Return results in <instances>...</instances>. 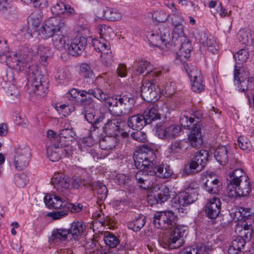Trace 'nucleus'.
<instances>
[{
  "instance_id": "obj_1",
  "label": "nucleus",
  "mask_w": 254,
  "mask_h": 254,
  "mask_svg": "<svg viewBox=\"0 0 254 254\" xmlns=\"http://www.w3.org/2000/svg\"><path fill=\"white\" fill-rule=\"evenodd\" d=\"M86 94L93 95L95 98L104 102L110 112L116 116H123L129 114L135 103L134 98L129 94L116 95L109 96L99 88L89 89L88 91H82V97Z\"/></svg>"
},
{
  "instance_id": "obj_2",
  "label": "nucleus",
  "mask_w": 254,
  "mask_h": 254,
  "mask_svg": "<svg viewBox=\"0 0 254 254\" xmlns=\"http://www.w3.org/2000/svg\"><path fill=\"white\" fill-rule=\"evenodd\" d=\"M156 158L154 151L146 145H142L133 156L135 166L138 169L145 171L153 169L152 172L149 171L150 173H152L151 175L154 176V174H155L160 178H168L173 173L171 169L169 167L165 168L160 166L155 167Z\"/></svg>"
},
{
  "instance_id": "obj_3",
  "label": "nucleus",
  "mask_w": 254,
  "mask_h": 254,
  "mask_svg": "<svg viewBox=\"0 0 254 254\" xmlns=\"http://www.w3.org/2000/svg\"><path fill=\"white\" fill-rule=\"evenodd\" d=\"M135 179L140 188L151 190L152 192H159L154 196H148V202L152 205L155 203H161L170 198L169 189L157 183L155 177L142 171L136 173Z\"/></svg>"
},
{
  "instance_id": "obj_4",
  "label": "nucleus",
  "mask_w": 254,
  "mask_h": 254,
  "mask_svg": "<svg viewBox=\"0 0 254 254\" xmlns=\"http://www.w3.org/2000/svg\"><path fill=\"white\" fill-rule=\"evenodd\" d=\"M28 79L33 92L41 97H44L47 92L48 82L47 78L41 74L36 65L29 66Z\"/></svg>"
},
{
  "instance_id": "obj_5",
  "label": "nucleus",
  "mask_w": 254,
  "mask_h": 254,
  "mask_svg": "<svg viewBox=\"0 0 254 254\" xmlns=\"http://www.w3.org/2000/svg\"><path fill=\"white\" fill-rule=\"evenodd\" d=\"M177 217L171 211L157 212L153 217V223L155 227L162 229H170L176 227Z\"/></svg>"
},
{
  "instance_id": "obj_6",
  "label": "nucleus",
  "mask_w": 254,
  "mask_h": 254,
  "mask_svg": "<svg viewBox=\"0 0 254 254\" xmlns=\"http://www.w3.org/2000/svg\"><path fill=\"white\" fill-rule=\"evenodd\" d=\"M155 129L160 138L167 140L178 137L182 131V128L179 125L166 123H160L157 124Z\"/></svg>"
},
{
  "instance_id": "obj_7",
  "label": "nucleus",
  "mask_w": 254,
  "mask_h": 254,
  "mask_svg": "<svg viewBox=\"0 0 254 254\" xmlns=\"http://www.w3.org/2000/svg\"><path fill=\"white\" fill-rule=\"evenodd\" d=\"M30 159V149L24 145H17L15 148L14 164L18 171L26 168L29 165Z\"/></svg>"
},
{
  "instance_id": "obj_8",
  "label": "nucleus",
  "mask_w": 254,
  "mask_h": 254,
  "mask_svg": "<svg viewBox=\"0 0 254 254\" xmlns=\"http://www.w3.org/2000/svg\"><path fill=\"white\" fill-rule=\"evenodd\" d=\"M64 25V23L60 22L56 18H50L43 24L40 30L41 34L44 38H48L60 31Z\"/></svg>"
},
{
  "instance_id": "obj_9",
  "label": "nucleus",
  "mask_w": 254,
  "mask_h": 254,
  "mask_svg": "<svg viewBox=\"0 0 254 254\" xmlns=\"http://www.w3.org/2000/svg\"><path fill=\"white\" fill-rule=\"evenodd\" d=\"M142 98L147 102H154L160 97V89L157 85L149 81H144L140 88Z\"/></svg>"
},
{
  "instance_id": "obj_10",
  "label": "nucleus",
  "mask_w": 254,
  "mask_h": 254,
  "mask_svg": "<svg viewBox=\"0 0 254 254\" xmlns=\"http://www.w3.org/2000/svg\"><path fill=\"white\" fill-rule=\"evenodd\" d=\"M252 191V187L249 180H244L238 185H227V193L229 197H246Z\"/></svg>"
},
{
  "instance_id": "obj_11",
  "label": "nucleus",
  "mask_w": 254,
  "mask_h": 254,
  "mask_svg": "<svg viewBox=\"0 0 254 254\" xmlns=\"http://www.w3.org/2000/svg\"><path fill=\"white\" fill-rule=\"evenodd\" d=\"M136 70L141 74L146 72L145 76L149 78H155L161 75L162 71L149 62L145 60H140L136 63Z\"/></svg>"
},
{
  "instance_id": "obj_12",
  "label": "nucleus",
  "mask_w": 254,
  "mask_h": 254,
  "mask_svg": "<svg viewBox=\"0 0 254 254\" xmlns=\"http://www.w3.org/2000/svg\"><path fill=\"white\" fill-rule=\"evenodd\" d=\"M185 231V227L183 226L177 225L174 228L167 240L170 249H177L182 246Z\"/></svg>"
},
{
  "instance_id": "obj_13",
  "label": "nucleus",
  "mask_w": 254,
  "mask_h": 254,
  "mask_svg": "<svg viewBox=\"0 0 254 254\" xmlns=\"http://www.w3.org/2000/svg\"><path fill=\"white\" fill-rule=\"evenodd\" d=\"M196 39L199 42L200 47L206 48L212 54H214L217 51V46L214 38L210 35H208L205 32L197 31L195 34Z\"/></svg>"
},
{
  "instance_id": "obj_14",
  "label": "nucleus",
  "mask_w": 254,
  "mask_h": 254,
  "mask_svg": "<svg viewBox=\"0 0 254 254\" xmlns=\"http://www.w3.org/2000/svg\"><path fill=\"white\" fill-rule=\"evenodd\" d=\"M52 183L54 188L64 194H65L67 190L70 189V178L62 173H55L52 178Z\"/></svg>"
},
{
  "instance_id": "obj_15",
  "label": "nucleus",
  "mask_w": 254,
  "mask_h": 254,
  "mask_svg": "<svg viewBox=\"0 0 254 254\" xmlns=\"http://www.w3.org/2000/svg\"><path fill=\"white\" fill-rule=\"evenodd\" d=\"M87 43V38L83 36H76L73 39H69L68 53L73 56L80 55L84 51Z\"/></svg>"
},
{
  "instance_id": "obj_16",
  "label": "nucleus",
  "mask_w": 254,
  "mask_h": 254,
  "mask_svg": "<svg viewBox=\"0 0 254 254\" xmlns=\"http://www.w3.org/2000/svg\"><path fill=\"white\" fill-rule=\"evenodd\" d=\"M14 57V60L17 62L15 68L19 70H23L25 66L32 61L33 52L30 48H24L19 53L15 54Z\"/></svg>"
},
{
  "instance_id": "obj_17",
  "label": "nucleus",
  "mask_w": 254,
  "mask_h": 254,
  "mask_svg": "<svg viewBox=\"0 0 254 254\" xmlns=\"http://www.w3.org/2000/svg\"><path fill=\"white\" fill-rule=\"evenodd\" d=\"M92 44L94 49L98 52L102 53L101 57L104 59H107L109 62L112 60L113 56L110 49V44L104 38L100 39H94L92 40Z\"/></svg>"
},
{
  "instance_id": "obj_18",
  "label": "nucleus",
  "mask_w": 254,
  "mask_h": 254,
  "mask_svg": "<svg viewBox=\"0 0 254 254\" xmlns=\"http://www.w3.org/2000/svg\"><path fill=\"white\" fill-rule=\"evenodd\" d=\"M209 157V152L205 150H200L195 153L190 164L191 170L201 171L206 165Z\"/></svg>"
},
{
  "instance_id": "obj_19",
  "label": "nucleus",
  "mask_w": 254,
  "mask_h": 254,
  "mask_svg": "<svg viewBox=\"0 0 254 254\" xmlns=\"http://www.w3.org/2000/svg\"><path fill=\"white\" fill-rule=\"evenodd\" d=\"M205 211L209 218H216L220 212L221 202L215 196L208 199L205 204Z\"/></svg>"
},
{
  "instance_id": "obj_20",
  "label": "nucleus",
  "mask_w": 254,
  "mask_h": 254,
  "mask_svg": "<svg viewBox=\"0 0 254 254\" xmlns=\"http://www.w3.org/2000/svg\"><path fill=\"white\" fill-rule=\"evenodd\" d=\"M234 83L237 86L241 92H245L247 90L249 85L248 74L238 68L237 65L235 66L234 71Z\"/></svg>"
},
{
  "instance_id": "obj_21",
  "label": "nucleus",
  "mask_w": 254,
  "mask_h": 254,
  "mask_svg": "<svg viewBox=\"0 0 254 254\" xmlns=\"http://www.w3.org/2000/svg\"><path fill=\"white\" fill-rule=\"evenodd\" d=\"M45 204L49 208L53 209H64L66 201L58 195L47 194L44 197Z\"/></svg>"
},
{
  "instance_id": "obj_22",
  "label": "nucleus",
  "mask_w": 254,
  "mask_h": 254,
  "mask_svg": "<svg viewBox=\"0 0 254 254\" xmlns=\"http://www.w3.org/2000/svg\"><path fill=\"white\" fill-rule=\"evenodd\" d=\"M205 190L211 193H217L222 189V183L219 177L215 174L207 175L204 184Z\"/></svg>"
},
{
  "instance_id": "obj_23",
  "label": "nucleus",
  "mask_w": 254,
  "mask_h": 254,
  "mask_svg": "<svg viewBox=\"0 0 254 254\" xmlns=\"http://www.w3.org/2000/svg\"><path fill=\"white\" fill-rule=\"evenodd\" d=\"M188 140L190 145L196 148H200L203 143L201 133V128L199 124H195L188 135Z\"/></svg>"
},
{
  "instance_id": "obj_24",
  "label": "nucleus",
  "mask_w": 254,
  "mask_h": 254,
  "mask_svg": "<svg viewBox=\"0 0 254 254\" xmlns=\"http://www.w3.org/2000/svg\"><path fill=\"white\" fill-rule=\"evenodd\" d=\"M83 104L85 119L91 124H96L98 118L95 115V103L90 100H86Z\"/></svg>"
},
{
  "instance_id": "obj_25",
  "label": "nucleus",
  "mask_w": 254,
  "mask_h": 254,
  "mask_svg": "<svg viewBox=\"0 0 254 254\" xmlns=\"http://www.w3.org/2000/svg\"><path fill=\"white\" fill-rule=\"evenodd\" d=\"M249 177L241 169L235 168L234 171L230 174L227 185H238V183L244 180H249Z\"/></svg>"
},
{
  "instance_id": "obj_26",
  "label": "nucleus",
  "mask_w": 254,
  "mask_h": 254,
  "mask_svg": "<svg viewBox=\"0 0 254 254\" xmlns=\"http://www.w3.org/2000/svg\"><path fill=\"white\" fill-rule=\"evenodd\" d=\"M146 124H150L153 121L159 119L160 115L158 113L157 106L155 104L148 106L143 115Z\"/></svg>"
},
{
  "instance_id": "obj_27",
  "label": "nucleus",
  "mask_w": 254,
  "mask_h": 254,
  "mask_svg": "<svg viewBox=\"0 0 254 254\" xmlns=\"http://www.w3.org/2000/svg\"><path fill=\"white\" fill-rule=\"evenodd\" d=\"M237 38L244 44L254 45V31L249 29H241L237 34Z\"/></svg>"
},
{
  "instance_id": "obj_28",
  "label": "nucleus",
  "mask_w": 254,
  "mask_h": 254,
  "mask_svg": "<svg viewBox=\"0 0 254 254\" xmlns=\"http://www.w3.org/2000/svg\"><path fill=\"white\" fill-rule=\"evenodd\" d=\"M86 229V226L83 222L74 221L72 223L70 229H68L69 234L71 235L72 239L78 240L83 234Z\"/></svg>"
},
{
  "instance_id": "obj_29",
  "label": "nucleus",
  "mask_w": 254,
  "mask_h": 254,
  "mask_svg": "<svg viewBox=\"0 0 254 254\" xmlns=\"http://www.w3.org/2000/svg\"><path fill=\"white\" fill-rule=\"evenodd\" d=\"M53 44L54 47L59 50H63L66 46L68 47L69 43V37L62 34H56L53 36Z\"/></svg>"
},
{
  "instance_id": "obj_30",
  "label": "nucleus",
  "mask_w": 254,
  "mask_h": 254,
  "mask_svg": "<svg viewBox=\"0 0 254 254\" xmlns=\"http://www.w3.org/2000/svg\"><path fill=\"white\" fill-rule=\"evenodd\" d=\"M128 125L133 129H141L146 124L143 115L137 114L132 116L128 119Z\"/></svg>"
},
{
  "instance_id": "obj_31",
  "label": "nucleus",
  "mask_w": 254,
  "mask_h": 254,
  "mask_svg": "<svg viewBox=\"0 0 254 254\" xmlns=\"http://www.w3.org/2000/svg\"><path fill=\"white\" fill-rule=\"evenodd\" d=\"M123 122H119L117 120H113L108 122L105 127V131L111 136L118 135L120 129L123 126Z\"/></svg>"
},
{
  "instance_id": "obj_32",
  "label": "nucleus",
  "mask_w": 254,
  "mask_h": 254,
  "mask_svg": "<svg viewBox=\"0 0 254 254\" xmlns=\"http://www.w3.org/2000/svg\"><path fill=\"white\" fill-rule=\"evenodd\" d=\"M103 16L105 19L110 21H117L122 18L121 12L116 8L105 7L103 10Z\"/></svg>"
},
{
  "instance_id": "obj_33",
  "label": "nucleus",
  "mask_w": 254,
  "mask_h": 254,
  "mask_svg": "<svg viewBox=\"0 0 254 254\" xmlns=\"http://www.w3.org/2000/svg\"><path fill=\"white\" fill-rule=\"evenodd\" d=\"M246 240L239 236L237 237L231 243V245L228 249L230 254H236L241 252L246 244Z\"/></svg>"
},
{
  "instance_id": "obj_34",
  "label": "nucleus",
  "mask_w": 254,
  "mask_h": 254,
  "mask_svg": "<svg viewBox=\"0 0 254 254\" xmlns=\"http://www.w3.org/2000/svg\"><path fill=\"white\" fill-rule=\"evenodd\" d=\"M214 156L218 162L225 165L228 161V150L225 146L218 147L215 151Z\"/></svg>"
},
{
  "instance_id": "obj_35",
  "label": "nucleus",
  "mask_w": 254,
  "mask_h": 254,
  "mask_svg": "<svg viewBox=\"0 0 254 254\" xmlns=\"http://www.w3.org/2000/svg\"><path fill=\"white\" fill-rule=\"evenodd\" d=\"M190 81L203 77L200 70L191 63H186L184 65Z\"/></svg>"
},
{
  "instance_id": "obj_36",
  "label": "nucleus",
  "mask_w": 254,
  "mask_h": 254,
  "mask_svg": "<svg viewBox=\"0 0 254 254\" xmlns=\"http://www.w3.org/2000/svg\"><path fill=\"white\" fill-rule=\"evenodd\" d=\"M75 133L71 128H65L61 131L60 134V140L63 144L68 145L69 143L74 140Z\"/></svg>"
},
{
  "instance_id": "obj_37",
  "label": "nucleus",
  "mask_w": 254,
  "mask_h": 254,
  "mask_svg": "<svg viewBox=\"0 0 254 254\" xmlns=\"http://www.w3.org/2000/svg\"><path fill=\"white\" fill-rule=\"evenodd\" d=\"M117 142V138L116 137L107 136L100 141L99 146L102 150H111L116 146Z\"/></svg>"
},
{
  "instance_id": "obj_38",
  "label": "nucleus",
  "mask_w": 254,
  "mask_h": 254,
  "mask_svg": "<svg viewBox=\"0 0 254 254\" xmlns=\"http://www.w3.org/2000/svg\"><path fill=\"white\" fill-rule=\"evenodd\" d=\"M42 17L43 13L40 10H36L32 13L28 21L29 27H31L32 29H36L40 25L42 20Z\"/></svg>"
},
{
  "instance_id": "obj_39",
  "label": "nucleus",
  "mask_w": 254,
  "mask_h": 254,
  "mask_svg": "<svg viewBox=\"0 0 254 254\" xmlns=\"http://www.w3.org/2000/svg\"><path fill=\"white\" fill-rule=\"evenodd\" d=\"M62 149L59 145H52L47 148V157L52 162L59 161L61 159Z\"/></svg>"
},
{
  "instance_id": "obj_40",
  "label": "nucleus",
  "mask_w": 254,
  "mask_h": 254,
  "mask_svg": "<svg viewBox=\"0 0 254 254\" xmlns=\"http://www.w3.org/2000/svg\"><path fill=\"white\" fill-rule=\"evenodd\" d=\"M103 235L104 242L109 248H116L120 244L119 239L116 235L111 232L106 231Z\"/></svg>"
},
{
  "instance_id": "obj_41",
  "label": "nucleus",
  "mask_w": 254,
  "mask_h": 254,
  "mask_svg": "<svg viewBox=\"0 0 254 254\" xmlns=\"http://www.w3.org/2000/svg\"><path fill=\"white\" fill-rule=\"evenodd\" d=\"M92 187L97 195L98 199L102 200L106 198L108 190L105 185L100 182H95L93 183Z\"/></svg>"
},
{
  "instance_id": "obj_42",
  "label": "nucleus",
  "mask_w": 254,
  "mask_h": 254,
  "mask_svg": "<svg viewBox=\"0 0 254 254\" xmlns=\"http://www.w3.org/2000/svg\"><path fill=\"white\" fill-rule=\"evenodd\" d=\"M145 223V217L143 215H140L129 222L127 226L129 229L137 232L144 226Z\"/></svg>"
},
{
  "instance_id": "obj_43",
  "label": "nucleus",
  "mask_w": 254,
  "mask_h": 254,
  "mask_svg": "<svg viewBox=\"0 0 254 254\" xmlns=\"http://www.w3.org/2000/svg\"><path fill=\"white\" fill-rule=\"evenodd\" d=\"M191 44L189 42L183 43L180 49L179 57L181 61L185 62L190 57Z\"/></svg>"
},
{
  "instance_id": "obj_44",
  "label": "nucleus",
  "mask_w": 254,
  "mask_h": 254,
  "mask_svg": "<svg viewBox=\"0 0 254 254\" xmlns=\"http://www.w3.org/2000/svg\"><path fill=\"white\" fill-rule=\"evenodd\" d=\"M159 30L160 31L159 34L161 43L164 44V45L167 48L170 49L172 44L170 42V36L169 29L162 26L159 28Z\"/></svg>"
},
{
  "instance_id": "obj_45",
  "label": "nucleus",
  "mask_w": 254,
  "mask_h": 254,
  "mask_svg": "<svg viewBox=\"0 0 254 254\" xmlns=\"http://www.w3.org/2000/svg\"><path fill=\"white\" fill-rule=\"evenodd\" d=\"M37 54L39 56L42 62H46L48 58L52 56L51 49L44 45H40L37 49Z\"/></svg>"
},
{
  "instance_id": "obj_46",
  "label": "nucleus",
  "mask_w": 254,
  "mask_h": 254,
  "mask_svg": "<svg viewBox=\"0 0 254 254\" xmlns=\"http://www.w3.org/2000/svg\"><path fill=\"white\" fill-rule=\"evenodd\" d=\"M191 89L196 93H200L204 89L205 83L203 77L190 81Z\"/></svg>"
},
{
  "instance_id": "obj_47",
  "label": "nucleus",
  "mask_w": 254,
  "mask_h": 254,
  "mask_svg": "<svg viewBox=\"0 0 254 254\" xmlns=\"http://www.w3.org/2000/svg\"><path fill=\"white\" fill-rule=\"evenodd\" d=\"M197 199V198H193L190 194L182 192L179 196L178 201L180 206H185L193 203Z\"/></svg>"
},
{
  "instance_id": "obj_48",
  "label": "nucleus",
  "mask_w": 254,
  "mask_h": 254,
  "mask_svg": "<svg viewBox=\"0 0 254 254\" xmlns=\"http://www.w3.org/2000/svg\"><path fill=\"white\" fill-rule=\"evenodd\" d=\"M238 145L241 149L246 151L247 152H249L253 149L251 141L247 137L244 136H241L238 138Z\"/></svg>"
},
{
  "instance_id": "obj_49",
  "label": "nucleus",
  "mask_w": 254,
  "mask_h": 254,
  "mask_svg": "<svg viewBox=\"0 0 254 254\" xmlns=\"http://www.w3.org/2000/svg\"><path fill=\"white\" fill-rule=\"evenodd\" d=\"M249 57V52L244 49L240 50L234 55L236 63L241 64L245 63Z\"/></svg>"
},
{
  "instance_id": "obj_50",
  "label": "nucleus",
  "mask_w": 254,
  "mask_h": 254,
  "mask_svg": "<svg viewBox=\"0 0 254 254\" xmlns=\"http://www.w3.org/2000/svg\"><path fill=\"white\" fill-rule=\"evenodd\" d=\"M81 74L85 78H93L94 74L90 66L87 64H82L80 66Z\"/></svg>"
},
{
  "instance_id": "obj_51",
  "label": "nucleus",
  "mask_w": 254,
  "mask_h": 254,
  "mask_svg": "<svg viewBox=\"0 0 254 254\" xmlns=\"http://www.w3.org/2000/svg\"><path fill=\"white\" fill-rule=\"evenodd\" d=\"M248 219L241 220L238 222L236 227V232L237 233L242 232L244 230L247 231V235L249 236L250 233V228L252 227L251 224L248 222Z\"/></svg>"
},
{
  "instance_id": "obj_52",
  "label": "nucleus",
  "mask_w": 254,
  "mask_h": 254,
  "mask_svg": "<svg viewBox=\"0 0 254 254\" xmlns=\"http://www.w3.org/2000/svg\"><path fill=\"white\" fill-rule=\"evenodd\" d=\"M198 191V186L196 182H191L186 188L184 192L192 195V197L197 198Z\"/></svg>"
},
{
  "instance_id": "obj_53",
  "label": "nucleus",
  "mask_w": 254,
  "mask_h": 254,
  "mask_svg": "<svg viewBox=\"0 0 254 254\" xmlns=\"http://www.w3.org/2000/svg\"><path fill=\"white\" fill-rule=\"evenodd\" d=\"M174 24L175 27L173 32V38L177 39L178 38L184 37L185 34L183 25L180 22Z\"/></svg>"
},
{
  "instance_id": "obj_54",
  "label": "nucleus",
  "mask_w": 254,
  "mask_h": 254,
  "mask_svg": "<svg viewBox=\"0 0 254 254\" xmlns=\"http://www.w3.org/2000/svg\"><path fill=\"white\" fill-rule=\"evenodd\" d=\"M70 234L68 229H57L56 232L54 234V239L56 240H65Z\"/></svg>"
},
{
  "instance_id": "obj_55",
  "label": "nucleus",
  "mask_w": 254,
  "mask_h": 254,
  "mask_svg": "<svg viewBox=\"0 0 254 254\" xmlns=\"http://www.w3.org/2000/svg\"><path fill=\"white\" fill-rule=\"evenodd\" d=\"M65 208L67 210V214L69 211L72 213H77L80 212L83 208V206L79 203L72 204L66 201Z\"/></svg>"
},
{
  "instance_id": "obj_56",
  "label": "nucleus",
  "mask_w": 254,
  "mask_h": 254,
  "mask_svg": "<svg viewBox=\"0 0 254 254\" xmlns=\"http://www.w3.org/2000/svg\"><path fill=\"white\" fill-rule=\"evenodd\" d=\"M193 122V118L191 117H189L188 115H183L180 117V123L181 126L185 127H190Z\"/></svg>"
},
{
  "instance_id": "obj_57",
  "label": "nucleus",
  "mask_w": 254,
  "mask_h": 254,
  "mask_svg": "<svg viewBox=\"0 0 254 254\" xmlns=\"http://www.w3.org/2000/svg\"><path fill=\"white\" fill-rule=\"evenodd\" d=\"M99 32L100 38H104V37H110V34L113 33L112 28L106 25H101L99 28Z\"/></svg>"
},
{
  "instance_id": "obj_58",
  "label": "nucleus",
  "mask_w": 254,
  "mask_h": 254,
  "mask_svg": "<svg viewBox=\"0 0 254 254\" xmlns=\"http://www.w3.org/2000/svg\"><path fill=\"white\" fill-rule=\"evenodd\" d=\"M131 137L135 140L144 142L147 140V136L145 132L141 131H136L131 134Z\"/></svg>"
},
{
  "instance_id": "obj_59",
  "label": "nucleus",
  "mask_w": 254,
  "mask_h": 254,
  "mask_svg": "<svg viewBox=\"0 0 254 254\" xmlns=\"http://www.w3.org/2000/svg\"><path fill=\"white\" fill-rule=\"evenodd\" d=\"M65 4L62 2H57L51 8V11L53 14L59 15L60 14L64 13V7Z\"/></svg>"
},
{
  "instance_id": "obj_60",
  "label": "nucleus",
  "mask_w": 254,
  "mask_h": 254,
  "mask_svg": "<svg viewBox=\"0 0 254 254\" xmlns=\"http://www.w3.org/2000/svg\"><path fill=\"white\" fill-rule=\"evenodd\" d=\"M176 89V86L175 83H167L164 88L165 94L167 96H171L175 93Z\"/></svg>"
},
{
  "instance_id": "obj_61",
  "label": "nucleus",
  "mask_w": 254,
  "mask_h": 254,
  "mask_svg": "<svg viewBox=\"0 0 254 254\" xmlns=\"http://www.w3.org/2000/svg\"><path fill=\"white\" fill-rule=\"evenodd\" d=\"M62 211H57L54 212L49 213V216L51 217L54 220L60 219L67 215V210L65 209H63Z\"/></svg>"
},
{
  "instance_id": "obj_62",
  "label": "nucleus",
  "mask_w": 254,
  "mask_h": 254,
  "mask_svg": "<svg viewBox=\"0 0 254 254\" xmlns=\"http://www.w3.org/2000/svg\"><path fill=\"white\" fill-rule=\"evenodd\" d=\"M197 252L196 254H209L212 249L211 247L205 244H201L198 248H193Z\"/></svg>"
},
{
  "instance_id": "obj_63",
  "label": "nucleus",
  "mask_w": 254,
  "mask_h": 254,
  "mask_svg": "<svg viewBox=\"0 0 254 254\" xmlns=\"http://www.w3.org/2000/svg\"><path fill=\"white\" fill-rule=\"evenodd\" d=\"M149 41L152 43L153 45L157 47H162L164 44H162L160 38V34L159 33H152L150 37Z\"/></svg>"
},
{
  "instance_id": "obj_64",
  "label": "nucleus",
  "mask_w": 254,
  "mask_h": 254,
  "mask_svg": "<svg viewBox=\"0 0 254 254\" xmlns=\"http://www.w3.org/2000/svg\"><path fill=\"white\" fill-rule=\"evenodd\" d=\"M27 182L26 177L24 175H18L15 177L16 185L19 188H23L25 186Z\"/></svg>"
}]
</instances>
